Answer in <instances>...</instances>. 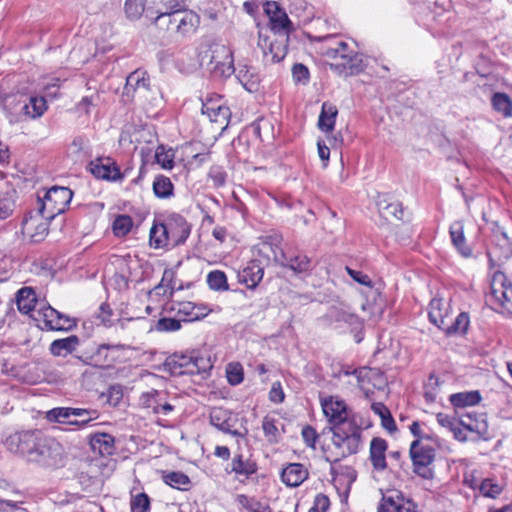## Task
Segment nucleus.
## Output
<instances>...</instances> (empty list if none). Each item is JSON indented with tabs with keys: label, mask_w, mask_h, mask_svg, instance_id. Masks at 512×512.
<instances>
[{
	"label": "nucleus",
	"mask_w": 512,
	"mask_h": 512,
	"mask_svg": "<svg viewBox=\"0 0 512 512\" xmlns=\"http://www.w3.org/2000/svg\"><path fill=\"white\" fill-rule=\"evenodd\" d=\"M231 418V413L220 407L213 408L210 412V423L223 432H230Z\"/></svg>",
	"instance_id": "obj_33"
},
{
	"label": "nucleus",
	"mask_w": 512,
	"mask_h": 512,
	"mask_svg": "<svg viewBox=\"0 0 512 512\" xmlns=\"http://www.w3.org/2000/svg\"><path fill=\"white\" fill-rule=\"evenodd\" d=\"M346 271L355 282L370 288L373 286L371 278L362 271L354 270L348 266L346 267Z\"/></svg>",
	"instance_id": "obj_63"
},
{
	"label": "nucleus",
	"mask_w": 512,
	"mask_h": 512,
	"mask_svg": "<svg viewBox=\"0 0 512 512\" xmlns=\"http://www.w3.org/2000/svg\"><path fill=\"white\" fill-rule=\"evenodd\" d=\"M79 345V338L76 335H70L66 338L54 340L49 347L53 356L66 357L73 353Z\"/></svg>",
	"instance_id": "obj_24"
},
{
	"label": "nucleus",
	"mask_w": 512,
	"mask_h": 512,
	"mask_svg": "<svg viewBox=\"0 0 512 512\" xmlns=\"http://www.w3.org/2000/svg\"><path fill=\"white\" fill-rule=\"evenodd\" d=\"M72 197L73 193L67 187H51L38 199L39 212L48 219H54L66 210Z\"/></svg>",
	"instance_id": "obj_5"
},
{
	"label": "nucleus",
	"mask_w": 512,
	"mask_h": 512,
	"mask_svg": "<svg viewBox=\"0 0 512 512\" xmlns=\"http://www.w3.org/2000/svg\"><path fill=\"white\" fill-rule=\"evenodd\" d=\"M90 166L92 174L99 179L117 181L122 177L117 165L109 158L91 162Z\"/></svg>",
	"instance_id": "obj_21"
},
{
	"label": "nucleus",
	"mask_w": 512,
	"mask_h": 512,
	"mask_svg": "<svg viewBox=\"0 0 512 512\" xmlns=\"http://www.w3.org/2000/svg\"><path fill=\"white\" fill-rule=\"evenodd\" d=\"M164 398H166V392L151 389L140 395L138 405L142 409L150 410L153 414H158V408Z\"/></svg>",
	"instance_id": "obj_27"
},
{
	"label": "nucleus",
	"mask_w": 512,
	"mask_h": 512,
	"mask_svg": "<svg viewBox=\"0 0 512 512\" xmlns=\"http://www.w3.org/2000/svg\"><path fill=\"white\" fill-rule=\"evenodd\" d=\"M154 195L159 199H168L174 195V185L170 178L157 175L152 184Z\"/></svg>",
	"instance_id": "obj_34"
},
{
	"label": "nucleus",
	"mask_w": 512,
	"mask_h": 512,
	"mask_svg": "<svg viewBox=\"0 0 512 512\" xmlns=\"http://www.w3.org/2000/svg\"><path fill=\"white\" fill-rule=\"evenodd\" d=\"M90 447L100 455H111L114 450V437L107 433H96L90 437Z\"/></svg>",
	"instance_id": "obj_28"
},
{
	"label": "nucleus",
	"mask_w": 512,
	"mask_h": 512,
	"mask_svg": "<svg viewBox=\"0 0 512 512\" xmlns=\"http://www.w3.org/2000/svg\"><path fill=\"white\" fill-rule=\"evenodd\" d=\"M450 237L455 248L465 257L472 254L471 248L466 244L464 225L462 221H455L449 228Z\"/></svg>",
	"instance_id": "obj_26"
},
{
	"label": "nucleus",
	"mask_w": 512,
	"mask_h": 512,
	"mask_svg": "<svg viewBox=\"0 0 512 512\" xmlns=\"http://www.w3.org/2000/svg\"><path fill=\"white\" fill-rule=\"evenodd\" d=\"M24 113L32 119L41 117L47 110V102L44 97H31L28 104L22 108Z\"/></svg>",
	"instance_id": "obj_37"
},
{
	"label": "nucleus",
	"mask_w": 512,
	"mask_h": 512,
	"mask_svg": "<svg viewBox=\"0 0 512 512\" xmlns=\"http://www.w3.org/2000/svg\"><path fill=\"white\" fill-rule=\"evenodd\" d=\"M149 87V79L146 72L141 70H135L130 73L126 79V85L124 87V95L132 96L138 89L147 90Z\"/></svg>",
	"instance_id": "obj_30"
},
{
	"label": "nucleus",
	"mask_w": 512,
	"mask_h": 512,
	"mask_svg": "<svg viewBox=\"0 0 512 512\" xmlns=\"http://www.w3.org/2000/svg\"><path fill=\"white\" fill-rule=\"evenodd\" d=\"M429 319L438 328L444 330L450 326L448 303L442 299H433L429 304Z\"/></svg>",
	"instance_id": "obj_18"
},
{
	"label": "nucleus",
	"mask_w": 512,
	"mask_h": 512,
	"mask_svg": "<svg viewBox=\"0 0 512 512\" xmlns=\"http://www.w3.org/2000/svg\"><path fill=\"white\" fill-rule=\"evenodd\" d=\"M410 457L413 463L414 472L419 476L428 479L432 477L429 468L435 458V450L421 439H415L410 445Z\"/></svg>",
	"instance_id": "obj_10"
},
{
	"label": "nucleus",
	"mask_w": 512,
	"mask_h": 512,
	"mask_svg": "<svg viewBox=\"0 0 512 512\" xmlns=\"http://www.w3.org/2000/svg\"><path fill=\"white\" fill-rule=\"evenodd\" d=\"M48 219L43 214H40L37 208L36 212H31L22 222V232L29 237L33 242L42 241L48 233Z\"/></svg>",
	"instance_id": "obj_14"
},
{
	"label": "nucleus",
	"mask_w": 512,
	"mask_h": 512,
	"mask_svg": "<svg viewBox=\"0 0 512 512\" xmlns=\"http://www.w3.org/2000/svg\"><path fill=\"white\" fill-rule=\"evenodd\" d=\"M211 367L209 360L197 351L174 353L164 362V369L172 375H195Z\"/></svg>",
	"instance_id": "obj_4"
},
{
	"label": "nucleus",
	"mask_w": 512,
	"mask_h": 512,
	"mask_svg": "<svg viewBox=\"0 0 512 512\" xmlns=\"http://www.w3.org/2000/svg\"><path fill=\"white\" fill-rule=\"evenodd\" d=\"M172 310L177 311V315L184 322H192L201 319V314H196L195 311V303L192 302H179L175 306L171 307Z\"/></svg>",
	"instance_id": "obj_38"
},
{
	"label": "nucleus",
	"mask_w": 512,
	"mask_h": 512,
	"mask_svg": "<svg viewBox=\"0 0 512 512\" xmlns=\"http://www.w3.org/2000/svg\"><path fill=\"white\" fill-rule=\"evenodd\" d=\"M132 225L133 221L130 216L119 215L113 221L112 230L115 236L123 237L130 232Z\"/></svg>",
	"instance_id": "obj_46"
},
{
	"label": "nucleus",
	"mask_w": 512,
	"mask_h": 512,
	"mask_svg": "<svg viewBox=\"0 0 512 512\" xmlns=\"http://www.w3.org/2000/svg\"><path fill=\"white\" fill-rule=\"evenodd\" d=\"M461 424L467 431L476 433L479 437H485L488 433V425L483 417L480 420L473 421L468 416L467 420H461Z\"/></svg>",
	"instance_id": "obj_47"
},
{
	"label": "nucleus",
	"mask_w": 512,
	"mask_h": 512,
	"mask_svg": "<svg viewBox=\"0 0 512 512\" xmlns=\"http://www.w3.org/2000/svg\"><path fill=\"white\" fill-rule=\"evenodd\" d=\"M302 438L308 447L316 448V442L319 438L316 430L312 426H305L301 432Z\"/></svg>",
	"instance_id": "obj_64"
},
{
	"label": "nucleus",
	"mask_w": 512,
	"mask_h": 512,
	"mask_svg": "<svg viewBox=\"0 0 512 512\" xmlns=\"http://www.w3.org/2000/svg\"><path fill=\"white\" fill-rule=\"evenodd\" d=\"M207 283L213 290H227V277L220 270L211 271L207 276Z\"/></svg>",
	"instance_id": "obj_52"
},
{
	"label": "nucleus",
	"mask_w": 512,
	"mask_h": 512,
	"mask_svg": "<svg viewBox=\"0 0 512 512\" xmlns=\"http://www.w3.org/2000/svg\"><path fill=\"white\" fill-rule=\"evenodd\" d=\"M211 70L219 76L227 77L234 72L233 54L224 44H214L210 48Z\"/></svg>",
	"instance_id": "obj_13"
},
{
	"label": "nucleus",
	"mask_w": 512,
	"mask_h": 512,
	"mask_svg": "<svg viewBox=\"0 0 512 512\" xmlns=\"http://www.w3.org/2000/svg\"><path fill=\"white\" fill-rule=\"evenodd\" d=\"M167 233L172 246L183 244L190 235V225L179 214H171L164 220Z\"/></svg>",
	"instance_id": "obj_16"
},
{
	"label": "nucleus",
	"mask_w": 512,
	"mask_h": 512,
	"mask_svg": "<svg viewBox=\"0 0 512 512\" xmlns=\"http://www.w3.org/2000/svg\"><path fill=\"white\" fill-rule=\"evenodd\" d=\"M480 401L481 395L478 391L460 392L450 396L451 404L457 408L474 406Z\"/></svg>",
	"instance_id": "obj_35"
},
{
	"label": "nucleus",
	"mask_w": 512,
	"mask_h": 512,
	"mask_svg": "<svg viewBox=\"0 0 512 512\" xmlns=\"http://www.w3.org/2000/svg\"><path fill=\"white\" fill-rule=\"evenodd\" d=\"M450 326L444 329L448 333L461 332L464 333L469 326V317L466 313H460L455 319L449 318Z\"/></svg>",
	"instance_id": "obj_55"
},
{
	"label": "nucleus",
	"mask_w": 512,
	"mask_h": 512,
	"mask_svg": "<svg viewBox=\"0 0 512 512\" xmlns=\"http://www.w3.org/2000/svg\"><path fill=\"white\" fill-rule=\"evenodd\" d=\"M263 275L264 269L261 263L253 260L238 273V280L247 288L254 289L263 279Z\"/></svg>",
	"instance_id": "obj_20"
},
{
	"label": "nucleus",
	"mask_w": 512,
	"mask_h": 512,
	"mask_svg": "<svg viewBox=\"0 0 512 512\" xmlns=\"http://www.w3.org/2000/svg\"><path fill=\"white\" fill-rule=\"evenodd\" d=\"M493 108L504 117L512 116V101L505 93H495L492 97Z\"/></svg>",
	"instance_id": "obj_41"
},
{
	"label": "nucleus",
	"mask_w": 512,
	"mask_h": 512,
	"mask_svg": "<svg viewBox=\"0 0 512 512\" xmlns=\"http://www.w3.org/2000/svg\"><path fill=\"white\" fill-rule=\"evenodd\" d=\"M372 411L379 416L381 426L390 434L397 431L396 423L391 415L390 410L381 402H374L371 404Z\"/></svg>",
	"instance_id": "obj_32"
},
{
	"label": "nucleus",
	"mask_w": 512,
	"mask_h": 512,
	"mask_svg": "<svg viewBox=\"0 0 512 512\" xmlns=\"http://www.w3.org/2000/svg\"><path fill=\"white\" fill-rule=\"evenodd\" d=\"M377 512H418L417 504L398 489L380 490Z\"/></svg>",
	"instance_id": "obj_9"
},
{
	"label": "nucleus",
	"mask_w": 512,
	"mask_h": 512,
	"mask_svg": "<svg viewBox=\"0 0 512 512\" xmlns=\"http://www.w3.org/2000/svg\"><path fill=\"white\" fill-rule=\"evenodd\" d=\"M222 98L218 95L207 97L202 103V114L213 113L217 106H224Z\"/></svg>",
	"instance_id": "obj_61"
},
{
	"label": "nucleus",
	"mask_w": 512,
	"mask_h": 512,
	"mask_svg": "<svg viewBox=\"0 0 512 512\" xmlns=\"http://www.w3.org/2000/svg\"><path fill=\"white\" fill-rule=\"evenodd\" d=\"M338 109L335 105L324 102L318 118V128L324 133H330L334 130Z\"/></svg>",
	"instance_id": "obj_25"
},
{
	"label": "nucleus",
	"mask_w": 512,
	"mask_h": 512,
	"mask_svg": "<svg viewBox=\"0 0 512 512\" xmlns=\"http://www.w3.org/2000/svg\"><path fill=\"white\" fill-rule=\"evenodd\" d=\"M461 424L467 431L476 433L479 437H485L488 433V425L483 417L480 420L473 421L468 416L467 420H461Z\"/></svg>",
	"instance_id": "obj_49"
},
{
	"label": "nucleus",
	"mask_w": 512,
	"mask_h": 512,
	"mask_svg": "<svg viewBox=\"0 0 512 512\" xmlns=\"http://www.w3.org/2000/svg\"><path fill=\"white\" fill-rule=\"evenodd\" d=\"M156 162L163 169H172L174 167V153L172 150H165L163 146H159L155 153Z\"/></svg>",
	"instance_id": "obj_53"
},
{
	"label": "nucleus",
	"mask_w": 512,
	"mask_h": 512,
	"mask_svg": "<svg viewBox=\"0 0 512 512\" xmlns=\"http://www.w3.org/2000/svg\"><path fill=\"white\" fill-rule=\"evenodd\" d=\"M491 301L502 313L512 315V283L505 274L496 272L491 281Z\"/></svg>",
	"instance_id": "obj_11"
},
{
	"label": "nucleus",
	"mask_w": 512,
	"mask_h": 512,
	"mask_svg": "<svg viewBox=\"0 0 512 512\" xmlns=\"http://www.w3.org/2000/svg\"><path fill=\"white\" fill-rule=\"evenodd\" d=\"M461 424L467 431L476 433L479 437H485L488 433V425L483 417L480 420L473 421L468 416L467 420H461Z\"/></svg>",
	"instance_id": "obj_48"
},
{
	"label": "nucleus",
	"mask_w": 512,
	"mask_h": 512,
	"mask_svg": "<svg viewBox=\"0 0 512 512\" xmlns=\"http://www.w3.org/2000/svg\"><path fill=\"white\" fill-rule=\"evenodd\" d=\"M99 94L94 92L91 95L84 96L79 102L76 103L74 110L79 115L89 116L91 109L97 105Z\"/></svg>",
	"instance_id": "obj_45"
},
{
	"label": "nucleus",
	"mask_w": 512,
	"mask_h": 512,
	"mask_svg": "<svg viewBox=\"0 0 512 512\" xmlns=\"http://www.w3.org/2000/svg\"><path fill=\"white\" fill-rule=\"evenodd\" d=\"M132 512H147L150 508V500L147 494L139 493L131 499Z\"/></svg>",
	"instance_id": "obj_58"
},
{
	"label": "nucleus",
	"mask_w": 512,
	"mask_h": 512,
	"mask_svg": "<svg viewBox=\"0 0 512 512\" xmlns=\"http://www.w3.org/2000/svg\"><path fill=\"white\" fill-rule=\"evenodd\" d=\"M149 244L154 249H160L171 245L164 221L153 223L149 233Z\"/></svg>",
	"instance_id": "obj_29"
},
{
	"label": "nucleus",
	"mask_w": 512,
	"mask_h": 512,
	"mask_svg": "<svg viewBox=\"0 0 512 512\" xmlns=\"http://www.w3.org/2000/svg\"><path fill=\"white\" fill-rule=\"evenodd\" d=\"M329 507H330L329 498L326 495L319 493L315 496L313 505L309 509L308 512H327Z\"/></svg>",
	"instance_id": "obj_62"
},
{
	"label": "nucleus",
	"mask_w": 512,
	"mask_h": 512,
	"mask_svg": "<svg viewBox=\"0 0 512 512\" xmlns=\"http://www.w3.org/2000/svg\"><path fill=\"white\" fill-rule=\"evenodd\" d=\"M369 373H370V371L366 370V369L354 370L352 372V374L357 379L359 388L363 391V393L365 394V396L367 398H369L370 394L373 393V391L366 385L369 380Z\"/></svg>",
	"instance_id": "obj_59"
},
{
	"label": "nucleus",
	"mask_w": 512,
	"mask_h": 512,
	"mask_svg": "<svg viewBox=\"0 0 512 512\" xmlns=\"http://www.w3.org/2000/svg\"><path fill=\"white\" fill-rule=\"evenodd\" d=\"M325 417L331 424L330 442L322 443L326 461L335 463L356 454L362 447V428L349 416L343 400L330 396L321 401Z\"/></svg>",
	"instance_id": "obj_1"
},
{
	"label": "nucleus",
	"mask_w": 512,
	"mask_h": 512,
	"mask_svg": "<svg viewBox=\"0 0 512 512\" xmlns=\"http://www.w3.org/2000/svg\"><path fill=\"white\" fill-rule=\"evenodd\" d=\"M282 256L284 260L281 264L288 266L295 272L302 273L310 269V259L305 255H298L289 259L284 254Z\"/></svg>",
	"instance_id": "obj_43"
},
{
	"label": "nucleus",
	"mask_w": 512,
	"mask_h": 512,
	"mask_svg": "<svg viewBox=\"0 0 512 512\" xmlns=\"http://www.w3.org/2000/svg\"><path fill=\"white\" fill-rule=\"evenodd\" d=\"M231 470L237 475L249 477L257 471V465L249 459H243V456L239 454L232 459Z\"/></svg>",
	"instance_id": "obj_36"
},
{
	"label": "nucleus",
	"mask_w": 512,
	"mask_h": 512,
	"mask_svg": "<svg viewBox=\"0 0 512 512\" xmlns=\"http://www.w3.org/2000/svg\"><path fill=\"white\" fill-rule=\"evenodd\" d=\"M211 123L217 124L221 130L227 128L231 117V111L227 105L217 106L215 112L205 114Z\"/></svg>",
	"instance_id": "obj_42"
},
{
	"label": "nucleus",
	"mask_w": 512,
	"mask_h": 512,
	"mask_svg": "<svg viewBox=\"0 0 512 512\" xmlns=\"http://www.w3.org/2000/svg\"><path fill=\"white\" fill-rule=\"evenodd\" d=\"M164 482L172 488L179 490H188L190 486L189 477L183 472H169L163 475Z\"/></svg>",
	"instance_id": "obj_39"
},
{
	"label": "nucleus",
	"mask_w": 512,
	"mask_h": 512,
	"mask_svg": "<svg viewBox=\"0 0 512 512\" xmlns=\"http://www.w3.org/2000/svg\"><path fill=\"white\" fill-rule=\"evenodd\" d=\"M479 491L482 496L495 499L502 493L503 485L495 479L485 478L479 485Z\"/></svg>",
	"instance_id": "obj_40"
},
{
	"label": "nucleus",
	"mask_w": 512,
	"mask_h": 512,
	"mask_svg": "<svg viewBox=\"0 0 512 512\" xmlns=\"http://www.w3.org/2000/svg\"><path fill=\"white\" fill-rule=\"evenodd\" d=\"M156 328L163 332L177 331L181 328V319L161 318L158 320Z\"/></svg>",
	"instance_id": "obj_60"
},
{
	"label": "nucleus",
	"mask_w": 512,
	"mask_h": 512,
	"mask_svg": "<svg viewBox=\"0 0 512 512\" xmlns=\"http://www.w3.org/2000/svg\"><path fill=\"white\" fill-rule=\"evenodd\" d=\"M31 318L38 327L46 330L67 331L76 325L73 319L45 303L38 304L34 313L31 314Z\"/></svg>",
	"instance_id": "obj_7"
},
{
	"label": "nucleus",
	"mask_w": 512,
	"mask_h": 512,
	"mask_svg": "<svg viewBox=\"0 0 512 512\" xmlns=\"http://www.w3.org/2000/svg\"><path fill=\"white\" fill-rule=\"evenodd\" d=\"M288 36L276 35L272 37L259 31L258 46L263 52L264 61L266 63H277L285 58L287 54Z\"/></svg>",
	"instance_id": "obj_12"
},
{
	"label": "nucleus",
	"mask_w": 512,
	"mask_h": 512,
	"mask_svg": "<svg viewBox=\"0 0 512 512\" xmlns=\"http://www.w3.org/2000/svg\"><path fill=\"white\" fill-rule=\"evenodd\" d=\"M322 39L328 42L323 48V55L336 61L330 64L332 70L347 76L358 73L362 69V57L350 49L345 41L333 35H327Z\"/></svg>",
	"instance_id": "obj_3"
},
{
	"label": "nucleus",
	"mask_w": 512,
	"mask_h": 512,
	"mask_svg": "<svg viewBox=\"0 0 512 512\" xmlns=\"http://www.w3.org/2000/svg\"><path fill=\"white\" fill-rule=\"evenodd\" d=\"M200 25V17L191 10L182 9L164 18L156 26L174 31L182 37L194 34Z\"/></svg>",
	"instance_id": "obj_8"
},
{
	"label": "nucleus",
	"mask_w": 512,
	"mask_h": 512,
	"mask_svg": "<svg viewBox=\"0 0 512 512\" xmlns=\"http://www.w3.org/2000/svg\"><path fill=\"white\" fill-rule=\"evenodd\" d=\"M331 475L334 480H337L338 477H344L347 483H352L357 478V472L350 466H339L338 468L335 466L331 467Z\"/></svg>",
	"instance_id": "obj_57"
},
{
	"label": "nucleus",
	"mask_w": 512,
	"mask_h": 512,
	"mask_svg": "<svg viewBox=\"0 0 512 512\" xmlns=\"http://www.w3.org/2000/svg\"><path fill=\"white\" fill-rule=\"evenodd\" d=\"M146 0H126L124 10L127 18L131 20L139 19L145 11Z\"/></svg>",
	"instance_id": "obj_51"
},
{
	"label": "nucleus",
	"mask_w": 512,
	"mask_h": 512,
	"mask_svg": "<svg viewBox=\"0 0 512 512\" xmlns=\"http://www.w3.org/2000/svg\"><path fill=\"white\" fill-rule=\"evenodd\" d=\"M15 302L22 314H33L38 307L35 291L31 287H23L15 294Z\"/></svg>",
	"instance_id": "obj_23"
},
{
	"label": "nucleus",
	"mask_w": 512,
	"mask_h": 512,
	"mask_svg": "<svg viewBox=\"0 0 512 512\" xmlns=\"http://www.w3.org/2000/svg\"><path fill=\"white\" fill-rule=\"evenodd\" d=\"M226 377L229 384H240L244 379L242 366L239 363L228 364L226 369Z\"/></svg>",
	"instance_id": "obj_56"
},
{
	"label": "nucleus",
	"mask_w": 512,
	"mask_h": 512,
	"mask_svg": "<svg viewBox=\"0 0 512 512\" xmlns=\"http://www.w3.org/2000/svg\"><path fill=\"white\" fill-rule=\"evenodd\" d=\"M7 449L20 454L27 461L46 468L64 465V448L54 438L44 436L40 431H23L8 436Z\"/></svg>",
	"instance_id": "obj_2"
},
{
	"label": "nucleus",
	"mask_w": 512,
	"mask_h": 512,
	"mask_svg": "<svg viewBox=\"0 0 512 512\" xmlns=\"http://www.w3.org/2000/svg\"><path fill=\"white\" fill-rule=\"evenodd\" d=\"M14 192H5L0 195V218H8L14 211Z\"/></svg>",
	"instance_id": "obj_54"
},
{
	"label": "nucleus",
	"mask_w": 512,
	"mask_h": 512,
	"mask_svg": "<svg viewBox=\"0 0 512 512\" xmlns=\"http://www.w3.org/2000/svg\"><path fill=\"white\" fill-rule=\"evenodd\" d=\"M388 445L386 440L380 437H374L370 442L369 459L376 471H383L387 468L386 451Z\"/></svg>",
	"instance_id": "obj_19"
},
{
	"label": "nucleus",
	"mask_w": 512,
	"mask_h": 512,
	"mask_svg": "<svg viewBox=\"0 0 512 512\" xmlns=\"http://www.w3.org/2000/svg\"><path fill=\"white\" fill-rule=\"evenodd\" d=\"M238 502L248 512H271L268 505L246 495H238Z\"/></svg>",
	"instance_id": "obj_50"
},
{
	"label": "nucleus",
	"mask_w": 512,
	"mask_h": 512,
	"mask_svg": "<svg viewBox=\"0 0 512 512\" xmlns=\"http://www.w3.org/2000/svg\"><path fill=\"white\" fill-rule=\"evenodd\" d=\"M184 0H159L153 8L147 9V17L153 19L154 24L162 22L164 18L176 11L184 9Z\"/></svg>",
	"instance_id": "obj_17"
},
{
	"label": "nucleus",
	"mask_w": 512,
	"mask_h": 512,
	"mask_svg": "<svg viewBox=\"0 0 512 512\" xmlns=\"http://www.w3.org/2000/svg\"><path fill=\"white\" fill-rule=\"evenodd\" d=\"M100 413L96 409L58 407L47 413L50 421H56L62 424L77 426L78 429H84L89 426L92 421L99 418Z\"/></svg>",
	"instance_id": "obj_6"
},
{
	"label": "nucleus",
	"mask_w": 512,
	"mask_h": 512,
	"mask_svg": "<svg viewBox=\"0 0 512 512\" xmlns=\"http://www.w3.org/2000/svg\"><path fill=\"white\" fill-rule=\"evenodd\" d=\"M263 433L269 443H278L280 432L276 426V420L270 416H265L262 420Z\"/></svg>",
	"instance_id": "obj_44"
},
{
	"label": "nucleus",
	"mask_w": 512,
	"mask_h": 512,
	"mask_svg": "<svg viewBox=\"0 0 512 512\" xmlns=\"http://www.w3.org/2000/svg\"><path fill=\"white\" fill-rule=\"evenodd\" d=\"M264 11L269 18L271 31L276 35L288 36L291 22L279 4L275 1H267L264 4Z\"/></svg>",
	"instance_id": "obj_15"
},
{
	"label": "nucleus",
	"mask_w": 512,
	"mask_h": 512,
	"mask_svg": "<svg viewBox=\"0 0 512 512\" xmlns=\"http://www.w3.org/2000/svg\"><path fill=\"white\" fill-rule=\"evenodd\" d=\"M308 477V471L300 463L288 464L281 473V479L289 487H297Z\"/></svg>",
	"instance_id": "obj_22"
},
{
	"label": "nucleus",
	"mask_w": 512,
	"mask_h": 512,
	"mask_svg": "<svg viewBox=\"0 0 512 512\" xmlns=\"http://www.w3.org/2000/svg\"><path fill=\"white\" fill-rule=\"evenodd\" d=\"M377 206L380 214L386 219L401 220L403 218V207L398 201H389L386 197H379Z\"/></svg>",
	"instance_id": "obj_31"
}]
</instances>
